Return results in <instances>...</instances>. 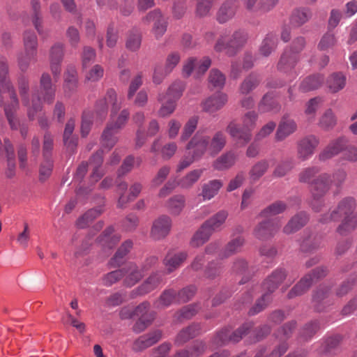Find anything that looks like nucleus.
Listing matches in <instances>:
<instances>
[{
	"label": "nucleus",
	"instance_id": "nucleus-1",
	"mask_svg": "<svg viewBox=\"0 0 357 357\" xmlns=\"http://www.w3.org/2000/svg\"><path fill=\"white\" fill-rule=\"evenodd\" d=\"M107 98L112 104L111 119L101 136L102 147L110 150L117 142L116 134L126 125L130 113L128 109H123L117 116L116 113L121 107V99H119L116 91L111 89L107 91Z\"/></svg>",
	"mask_w": 357,
	"mask_h": 357
},
{
	"label": "nucleus",
	"instance_id": "nucleus-2",
	"mask_svg": "<svg viewBox=\"0 0 357 357\" xmlns=\"http://www.w3.org/2000/svg\"><path fill=\"white\" fill-rule=\"evenodd\" d=\"M8 65L7 59L0 56V84L10 95L11 102L5 107V114L12 129H17L18 121L14 117V112L18 108L19 102L14 88L8 78Z\"/></svg>",
	"mask_w": 357,
	"mask_h": 357
},
{
	"label": "nucleus",
	"instance_id": "nucleus-3",
	"mask_svg": "<svg viewBox=\"0 0 357 357\" xmlns=\"http://www.w3.org/2000/svg\"><path fill=\"white\" fill-rule=\"evenodd\" d=\"M248 40V34L243 30L235 31L232 34L227 29L223 30L219 35L215 45L216 52L226 51L229 56L234 55L241 49Z\"/></svg>",
	"mask_w": 357,
	"mask_h": 357
},
{
	"label": "nucleus",
	"instance_id": "nucleus-4",
	"mask_svg": "<svg viewBox=\"0 0 357 357\" xmlns=\"http://www.w3.org/2000/svg\"><path fill=\"white\" fill-rule=\"evenodd\" d=\"M355 202L352 198H347L342 200L337 211H333L329 216L327 215L322 220L327 222L328 220H337V216H343V222L337 228V231L340 234H344L347 231L354 229L357 225V219L353 215V211L355 208Z\"/></svg>",
	"mask_w": 357,
	"mask_h": 357
},
{
	"label": "nucleus",
	"instance_id": "nucleus-5",
	"mask_svg": "<svg viewBox=\"0 0 357 357\" xmlns=\"http://www.w3.org/2000/svg\"><path fill=\"white\" fill-rule=\"evenodd\" d=\"M305 40L303 37L296 38L289 49H286L278 63V70L284 73L290 72L298 60V54L303 50Z\"/></svg>",
	"mask_w": 357,
	"mask_h": 357
},
{
	"label": "nucleus",
	"instance_id": "nucleus-6",
	"mask_svg": "<svg viewBox=\"0 0 357 357\" xmlns=\"http://www.w3.org/2000/svg\"><path fill=\"white\" fill-rule=\"evenodd\" d=\"M19 89L22 98V105L26 107L29 119H34L38 112L42 109V102L38 94L34 93L30 98L28 94L29 83L26 77L19 79Z\"/></svg>",
	"mask_w": 357,
	"mask_h": 357
},
{
	"label": "nucleus",
	"instance_id": "nucleus-7",
	"mask_svg": "<svg viewBox=\"0 0 357 357\" xmlns=\"http://www.w3.org/2000/svg\"><path fill=\"white\" fill-rule=\"evenodd\" d=\"M211 65V59L208 56L202 58L189 57L183 64L182 75L184 77H189L192 75L196 79L202 77Z\"/></svg>",
	"mask_w": 357,
	"mask_h": 357
},
{
	"label": "nucleus",
	"instance_id": "nucleus-8",
	"mask_svg": "<svg viewBox=\"0 0 357 357\" xmlns=\"http://www.w3.org/2000/svg\"><path fill=\"white\" fill-rule=\"evenodd\" d=\"M331 184V176L328 174H320L312 182L311 192L313 199L311 204L314 211L320 210L319 206L322 202L319 199L328 191Z\"/></svg>",
	"mask_w": 357,
	"mask_h": 357
},
{
	"label": "nucleus",
	"instance_id": "nucleus-9",
	"mask_svg": "<svg viewBox=\"0 0 357 357\" xmlns=\"http://www.w3.org/2000/svg\"><path fill=\"white\" fill-rule=\"evenodd\" d=\"M319 144V139L313 135H310L301 139L297 142V155L301 160L311 158L315 149Z\"/></svg>",
	"mask_w": 357,
	"mask_h": 357
},
{
	"label": "nucleus",
	"instance_id": "nucleus-10",
	"mask_svg": "<svg viewBox=\"0 0 357 357\" xmlns=\"http://www.w3.org/2000/svg\"><path fill=\"white\" fill-rule=\"evenodd\" d=\"M209 136L197 132L189 141L186 149L192 151L194 157L200 159L206 153L209 154Z\"/></svg>",
	"mask_w": 357,
	"mask_h": 357
},
{
	"label": "nucleus",
	"instance_id": "nucleus-11",
	"mask_svg": "<svg viewBox=\"0 0 357 357\" xmlns=\"http://www.w3.org/2000/svg\"><path fill=\"white\" fill-rule=\"evenodd\" d=\"M162 280V275L160 273H153L142 284L131 291V296L135 298L137 296H143L151 292L160 286Z\"/></svg>",
	"mask_w": 357,
	"mask_h": 357
},
{
	"label": "nucleus",
	"instance_id": "nucleus-12",
	"mask_svg": "<svg viewBox=\"0 0 357 357\" xmlns=\"http://www.w3.org/2000/svg\"><path fill=\"white\" fill-rule=\"evenodd\" d=\"M312 275L313 276L307 275L303 278L288 293V298H293L305 293L311 286L314 278H319L324 275V270H314Z\"/></svg>",
	"mask_w": 357,
	"mask_h": 357
},
{
	"label": "nucleus",
	"instance_id": "nucleus-13",
	"mask_svg": "<svg viewBox=\"0 0 357 357\" xmlns=\"http://www.w3.org/2000/svg\"><path fill=\"white\" fill-rule=\"evenodd\" d=\"M250 328V324H245L234 332L229 328L223 329L218 333L216 341L220 344H226L229 342H237L241 340Z\"/></svg>",
	"mask_w": 357,
	"mask_h": 357
},
{
	"label": "nucleus",
	"instance_id": "nucleus-14",
	"mask_svg": "<svg viewBox=\"0 0 357 357\" xmlns=\"http://www.w3.org/2000/svg\"><path fill=\"white\" fill-rule=\"evenodd\" d=\"M280 225L270 221L259 222L254 229L253 234L259 240L265 241L272 238L279 230Z\"/></svg>",
	"mask_w": 357,
	"mask_h": 357
},
{
	"label": "nucleus",
	"instance_id": "nucleus-15",
	"mask_svg": "<svg viewBox=\"0 0 357 357\" xmlns=\"http://www.w3.org/2000/svg\"><path fill=\"white\" fill-rule=\"evenodd\" d=\"M172 227L171 218L167 215H162L156 219L151 228V235L155 240H160L168 235Z\"/></svg>",
	"mask_w": 357,
	"mask_h": 357
},
{
	"label": "nucleus",
	"instance_id": "nucleus-16",
	"mask_svg": "<svg viewBox=\"0 0 357 357\" xmlns=\"http://www.w3.org/2000/svg\"><path fill=\"white\" fill-rule=\"evenodd\" d=\"M227 102V96L223 93H218L203 100L201 106L204 112L213 114L222 108Z\"/></svg>",
	"mask_w": 357,
	"mask_h": 357
},
{
	"label": "nucleus",
	"instance_id": "nucleus-17",
	"mask_svg": "<svg viewBox=\"0 0 357 357\" xmlns=\"http://www.w3.org/2000/svg\"><path fill=\"white\" fill-rule=\"evenodd\" d=\"M145 20L148 22L153 21L154 22L153 33L157 39L162 37L166 32L167 21L160 10H154L150 12L146 16Z\"/></svg>",
	"mask_w": 357,
	"mask_h": 357
},
{
	"label": "nucleus",
	"instance_id": "nucleus-18",
	"mask_svg": "<svg viewBox=\"0 0 357 357\" xmlns=\"http://www.w3.org/2000/svg\"><path fill=\"white\" fill-rule=\"evenodd\" d=\"M121 270H123V284L127 287H133L144 276V273L139 267L133 263L128 264Z\"/></svg>",
	"mask_w": 357,
	"mask_h": 357
},
{
	"label": "nucleus",
	"instance_id": "nucleus-19",
	"mask_svg": "<svg viewBox=\"0 0 357 357\" xmlns=\"http://www.w3.org/2000/svg\"><path fill=\"white\" fill-rule=\"evenodd\" d=\"M227 132L229 135L238 143H242L243 145L248 143L252 137V134L249 130H247L244 127H240L234 121L230 122L227 128Z\"/></svg>",
	"mask_w": 357,
	"mask_h": 357
},
{
	"label": "nucleus",
	"instance_id": "nucleus-20",
	"mask_svg": "<svg viewBox=\"0 0 357 357\" xmlns=\"http://www.w3.org/2000/svg\"><path fill=\"white\" fill-rule=\"evenodd\" d=\"M228 215L229 213L227 211L220 210L206 220L203 225L212 234L216 231H220L224 228V225Z\"/></svg>",
	"mask_w": 357,
	"mask_h": 357
},
{
	"label": "nucleus",
	"instance_id": "nucleus-21",
	"mask_svg": "<svg viewBox=\"0 0 357 357\" xmlns=\"http://www.w3.org/2000/svg\"><path fill=\"white\" fill-rule=\"evenodd\" d=\"M223 186V182L220 179H213L202 185V190L199 196L203 201H209L214 198Z\"/></svg>",
	"mask_w": 357,
	"mask_h": 357
},
{
	"label": "nucleus",
	"instance_id": "nucleus-22",
	"mask_svg": "<svg viewBox=\"0 0 357 357\" xmlns=\"http://www.w3.org/2000/svg\"><path fill=\"white\" fill-rule=\"evenodd\" d=\"M347 141L344 137L332 141L319 154L321 160H328L339 154L345 147Z\"/></svg>",
	"mask_w": 357,
	"mask_h": 357
},
{
	"label": "nucleus",
	"instance_id": "nucleus-23",
	"mask_svg": "<svg viewBox=\"0 0 357 357\" xmlns=\"http://www.w3.org/2000/svg\"><path fill=\"white\" fill-rule=\"evenodd\" d=\"M238 160V155L229 151L219 156L213 162V167L218 171H224L232 167Z\"/></svg>",
	"mask_w": 357,
	"mask_h": 357
},
{
	"label": "nucleus",
	"instance_id": "nucleus-24",
	"mask_svg": "<svg viewBox=\"0 0 357 357\" xmlns=\"http://www.w3.org/2000/svg\"><path fill=\"white\" fill-rule=\"evenodd\" d=\"M237 8L235 0H227L220 6L217 13V20L220 24H224L234 17Z\"/></svg>",
	"mask_w": 357,
	"mask_h": 357
},
{
	"label": "nucleus",
	"instance_id": "nucleus-25",
	"mask_svg": "<svg viewBox=\"0 0 357 357\" xmlns=\"http://www.w3.org/2000/svg\"><path fill=\"white\" fill-rule=\"evenodd\" d=\"M40 94L45 102L52 103L55 96V89L52 86V79L47 73H43L40 80Z\"/></svg>",
	"mask_w": 357,
	"mask_h": 357
},
{
	"label": "nucleus",
	"instance_id": "nucleus-26",
	"mask_svg": "<svg viewBox=\"0 0 357 357\" xmlns=\"http://www.w3.org/2000/svg\"><path fill=\"white\" fill-rule=\"evenodd\" d=\"M119 234L114 233L112 227L107 228L103 234L98 238V243L105 251L112 250L120 241Z\"/></svg>",
	"mask_w": 357,
	"mask_h": 357
},
{
	"label": "nucleus",
	"instance_id": "nucleus-27",
	"mask_svg": "<svg viewBox=\"0 0 357 357\" xmlns=\"http://www.w3.org/2000/svg\"><path fill=\"white\" fill-rule=\"evenodd\" d=\"M227 137L222 131H217L211 138L209 137V155L212 157L217 155L225 147Z\"/></svg>",
	"mask_w": 357,
	"mask_h": 357
},
{
	"label": "nucleus",
	"instance_id": "nucleus-28",
	"mask_svg": "<svg viewBox=\"0 0 357 357\" xmlns=\"http://www.w3.org/2000/svg\"><path fill=\"white\" fill-rule=\"evenodd\" d=\"M286 277V271L282 268H278L266 278L263 283V288L269 292H273Z\"/></svg>",
	"mask_w": 357,
	"mask_h": 357
},
{
	"label": "nucleus",
	"instance_id": "nucleus-29",
	"mask_svg": "<svg viewBox=\"0 0 357 357\" xmlns=\"http://www.w3.org/2000/svg\"><path fill=\"white\" fill-rule=\"evenodd\" d=\"M31 11V22L40 35L43 34V15L40 0L30 1Z\"/></svg>",
	"mask_w": 357,
	"mask_h": 357
},
{
	"label": "nucleus",
	"instance_id": "nucleus-30",
	"mask_svg": "<svg viewBox=\"0 0 357 357\" xmlns=\"http://www.w3.org/2000/svg\"><path fill=\"white\" fill-rule=\"evenodd\" d=\"M297 129L296 122L292 119H283L280 123L275 133V139L282 141Z\"/></svg>",
	"mask_w": 357,
	"mask_h": 357
},
{
	"label": "nucleus",
	"instance_id": "nucleus-31",
	"mask_svg": "<svg viewBox=\"0 0 357 357\" xmlns=\"http://www.w3.org/2000/svg\"><path fill=\"white\" fill-rule=\"evenodd\" d=\"M188 254L185 252L169 253L164 259V264L168 273L174 271L178 268L187 259Z\"/></svg>",
	"mask_w": 357,
	"mask_h": 357
},
{
	"label": "nucleus",
	"instance_id": "nucleus-32",
	"mask_svg": "<svg viewBox=\"0 0 357 357\" xmlns=\"http://www.w3.org/2000/svg\"><path fill=\"white\" fill-rule=\"evenodd\" d=\"M346 75L340 72L331 74L327 79V86L332 93H337L346 86Z\"/></svg>",
	"mask_w": 357,
	"mask_h": 357
},
{
	"label": "nucleus",
	"instance_id": "nucleus-33",
	"mask_svg": "<svg viewBox=\"0 0 357 357\" xmlns=\"http://www.w3.org/2000/svg\"><path fill=\"white\" fill-rule=\"evenodd\" d=\"M271 160H261L257 162L249 171V178L252 182L257 181L268 171Z\"/></svg>",
	"mask_w": 357,
	"mask_h": 357
},
{
	"label": "nucleus",
	"instance_id": "nucleus-34",
	"mask_svg": "<svg viewBox=\"0 0 357 357\" xmlns=\"http://www.w3.org/2000/svg\"><path fill=\"white\" fill-rule=\"evenodd\" d=\"M307 219L305 213H301L296 215L283 228L284 233L290 234L296 232L306 224Z\"/></svg>",
	"mask_w": 357,
	"mask_h": 357
},
{
	"label": "nucleus",
	"instance_id": "nucleus-35",
	"mask_svg": "<svg viewBox=\"0 0 357 357\" xmlns=\"http://www.w3.org/2000/svg\"><path fill=\"white\" fill-rule=\"evenodd\" d=\"M133 243L131 240L125 241L118 248L114 256L110 259L109 264L112 266H119L123 258L129 253L132 249Z\"/></svg>",
	"mask_w": 357,
	"mask_h": 357
},
{
	"label": "nucleus",
	"instance_id": "nucleus-36",
	"mask_svg": "<svg viewBox=\"0 0 357 357\" xmlns=\"http://www.w3.org/2000/svg\"><path fill=\"white\" fill-rule=\"evenodd\" d=\"M203 172L202 169L192 170L179 180L178 185L183 189H190L199 180Z\"/></svg>",
	"mask_w": 357,
	"mask_h": 357
},
{
	"label": "nucleus",
	"instance_id": "nucleus-37",
	"mask_svg": "<svg viewBox=\"0 0 357 357\" xmlns=\"http://www.w3.org/2000/svg\"><path fill=\"white\" fill-rule=\"evenodd\" d=\"M166 206L171 214L178 215L185 206V197L182 195H174L167 200Z\"/></svg>",
	"mask_w": 357,
	"mask_h": 357
},
{
	"label": "nucleus",
	"instance_id": "nucleus-38",
	"mask_svg": "<svg viewBox=\"0 0 357 357\" xmlns=\"http://www.w3.org/2000/svg\"><path fill=\"white\" fill-rule=\"evenodd\" d=\"M200 330V326L194 324L181 330L175 339V343L181 345L197 335Z\"/></svg>",
	"mask_w": 357,
	"mask_h": 357
},
{
	"label": "nucleus",
	"instance_id": "nucleus-39",
	"mask_svg": "<svg viewBox=\"0 0 357 357\" xmlns=\"http://www.w3.org/2000/svg\"><path fill=\"white\" fill-rule=\"evenodd\" d=\"M24 51L29 52L30 56L37 54L38 38L33 31H25L23 34Z\"/></svg>",
	"mask_w": 357,
	"mask_h": 357
},
{
	"label": "nucleus",
	"instance_id": "nucleus-40",
	"mask_svg": "<svg viewBox=\"0 0 357 357\" xmlns=\"http://www.w3.org/2000/svg\"><path fill=\"white\" fill-rule=\"evenodd\" d=\"M277 41L276 36L273 33L267 34L259 47V54L266 57L268 56L275 50Z\"/></svg>",
	"mask_w": 357,
	"mask_h": 357
},
{
	"label": "nucleus",
	"instance_id": "nucleus-41",
	"mask_svg": "<svg viewBox=\"0 0 357 357\" xmlns=\"http://www.w3.org/2000/svg\"><path fill=\"white\" fill-rule=\"evenodd\" d=\"M311 17L312 13L309 8H297L291 14V23L296 26H300L306 23Z\"/></svg>",
	"mask_w": 357,
	"mask_h": 357
},
{
	"label": "nucleus",
	"instance_id": "nucleus-42",
	"mask_svg": "<svg viewBox=\"0 0 357 357\" xmlns=\"http://www.w3.org/2000/svg\"><path fill=\"white\" fill-rule=\"evenodd\" d=\"M213 234L202 224L200 228L193 235L190 245L193 248H198L204 244Z\"/></svg>",
	"mask_w": 357,
	"mask_h": 357
},
{
	"label": "nucleus",
	"instance_id": "nucleus-43",
	"mask_svg": "<svg viewBox=\"0 0 357 357\" xmlns=\"http://www.w3.org/2000/svg\"><path fill=\"white\" fill-rule=\"evenodd\" d=\"M245 240L242 236H237L231 240L222 251V257H228L240 252L244 245Z\"/></svg>",
	"mask_w": 357,
	"mask_h": 357
},
{
	"label": "nucleus",
	"instance_id": "nucleus-44",
	"mask_svg": "<svg viewBox=\"0 0 357 357\" xmlns=\"http://www.w3.org/2000/svg\"><path fill=\"white\" fill-rule=\"evenodd\" d=\"M3 146L8 160V169L6 171V175L8 177L11 178L14 176L15 169L14 149L8 139L4 140Z\"/></svg>",
	"mask_w": 357,
	"mask_h": 357
},
{
	"label": "nucleus",
	"instance_id": "nucleus-45",
	"mask_svg": "<svg viewBox=\"0 0 357 357\" xmlns=\"http://www.w3.org/2000/svg\"><path fill=\"white\" fill-rule=\"evenodd\" d=\"M324 77L316 75L305 78L300 86V89L303 91H309L319 88L324 82Z\"/></svg>",
	"mask_w": 357,
	"mask_h": 357
},
{
	"label": "nucleus",
	"instance_id": "nucleus-46",
	"mask_svg": "<svg viewBox=\"0 0 357 357\" xmlns=\"http://www.w3.org/2000/svg\"><path fill=\"white\" fill-rule=\"evenodd\" d=\"M337 123V119L331 109H327L320 117L319 127L324 130L333 129Z\"/></svg>",
	"mask_w": 357,
	"mask_h": 357
},
{
	"label": "nucleus",
	"instance_id": "nucleus-47",
	"mask_svg": "<svg viewBox=\"0 0 357 357\" xmlns=\"http://www.w3.org/2000/svg\"><path fill=\"white\" fill-rule=\"evenodd\" d=\"M287 206L282 202H276L261 211L259 216L268 218L285 211Z\"/></svg>",
	"mask_w": 357,
	"mask_h": 357
},
{
	"label": "nucleus",
	"instance_id": "nucleus-48",
	"mask_svg": "<svg viewBox=\"0 0 357 357\" xmlns=\"http://www.w3.org/2000/svg\"><path fill=\"white\" fill-rule=\"evenodd\" d=\"M206 346L202 341H196L193 344L186 350L179 352L178 357H193L199 356L204 354Z\"/></svg>",
	"mask_w": 357,
	"mask_h": 357
},
{
	"label": "nucleus",
	"instance_id": "nucleus-49",
	"mask_svg": "<svg viewBox=\"0 0 357 357\" xmlns=\"http://www.w3.org/2000/svg\"><path fill=\"white\" fill-rule=\"evenodd\" d=\"M199 118L197 116L190 118L183 126L180 140L185 142L190 138L196 130L198 125Z\"/></svg>",
	"mask_w": 357,
	"mask_h": 357
},
{
	"label": "nucleus",
	"instance_id": "nucleus-50",
	"mask_svg": "<svg viewBox=\"0 0 357 357\" xmlns=\"http://www.w3.org/2000/svg\"><path fill=\"white\" fill-rule=\"evenodd\" d=\"M259 79L258 76L251 74L241 83L239 91L241 94H248L254 90L259 84Z\"/></svg>",
	"mask_w": 357,
	"mask_h": 357
},
{
	"label": "nucleus",
	"instance_id": "nucleus-51",
	"mask_svg": "<svg viewBox=\"0 0 357 357\" xmlns=\"http://www.w3.org/2000/svg\"><path fill=\"white\" fill-rule=\"evenodd\" d=\"M77 84V71L73 67L68 68L65 75V91H74Z\"/></svg>",
	"mask_w": 357,
	"mask_h": 357
},
{
	"label": "nucleus",
	"instance_id": "nucleus-52",
	"mask_svg": "<svg viewBox=\"0 0 357 357\" xmlns=\"http://www.w3.org/2000/svg\"><path fill=\"white\" fill-rule=\"evenodd\" d=\"M209 84L215 88H222L225 84V76L218 69L213 68L208 75Z\"/></svg>",
	"mask_w": 357,
	"mask_h": 357
},
{
	"label": "nucleus",
	"instance_id": "nucleus-53",
	"mask_svg": "<svg viewBox=\"0 0 357 357\" xmlns=\"http://www.w3.org/2000/svg\"><path fill=\"white\" fill-rule=\"evenodd\" d=\"M75 120L73 119H69L66 124L63 132V142L66 146L72 149L75 146V139L72 137L75 129Z\"/></svg>",
	"mask_w": 357,
	"mask_h": 357
},
{
	"label": "nucleus",
	"instance_id": "nucleus-54",
	"mask_svg": "<svg viewBox=\"0 0 357 357\" xmlns=\"http://www.w3.org/2000/svg\"><path fill=\"white\" fill-rule=\"evenodd\" d=\"M102 213L99 208H92L85 213L77 221V225L80 228H84L91 223L95 218L98 217Z\"/></svg>",
	"mask_w": 357,
	"mask_h": 357
},
{
	"label": "nucleus",
	"instance_id": "nucleus-55",
	"mask_svg": "<svg viewBox=\"0 0 357 357\" xmlns=\"http://www.w3.org/2000/svg\"><path fill=\"white\" fill-rule=\"evenodd\" d=\"M185 84L181 80H176L169 87L167 95L169 98L177 100L183 94Z\"/></svg>",
	"mask_w": 357,
	"mask_h": 357
},
{
	"label": "nucleus",
	"instance_id": "nucleus-56",
	"mask_svg": "<svg viewBox=\"0 0 357 357\" xmlns=\"http://www.w3.org/2000/svg\"><path fill=\"white\" fill-rule=\"evenodd\" d=\"M337 43V38L333 33L327 32L320 39L318 43V49L325 51L334 47Z\"/></svg>",
	"mask_w": 357,
	"mask_h": 357
},
{
	"label": "nucleus",
	"instance_id": "nucleus-57",
	"mask_svg": "<svg viewBox=\"0 0 357 357\" xmlns=\"http://www.w3.org/2000/svg\"><path fill=\"white\" fill-rule=\"evenodd\" d=\"M181 60V54L178 52H172L166 57L164 70L171 73Z\"/></svg>",
	"mask_w": 357,
	"mask_h": 357
},
{
	"label": "nucleus",
	"instance_id": "nucleus-58",
	"mask_svg": "<svg viewBox=\"0 0 357 357\" xmlns=\"http://www.w3.org/2000/svg\"><path fill=\"white\" fill-rule=\"evenodd\" d=\"M170 172V167L165 165L159 169L151 182V188L160 186L166 180Z\"/></svg>",
	"mask_w": 357,
	"mask_h": 357
},
{
	"label": "nucleus",
	"instance_id": "nucleus-59",
	"mask_svg": "<svg viewBox=\"0 0 357 357\" xmlns=\"http://www.w3.org/2000/svg\"><path fill=\"white\" fill-rule=\"evenodd\" d=\"M141 43V35L137 32H131L126 40V47L128 50L135 52L139 49Z\"/></svg>",
	"mask_w": 357,
	"mask_h": 357
},
{
	"label": "nucleus",
	"instance_id": "nucleus-60",
	"mask_svg": "<svg viewBox=\"0 0 357 357\" xmlns=\"http://www.w3.org/2000/svg\"><path fill=\"white\" fill-rule=\"evenodd\" d=\"M142 189V185L140 183H135L130 188V193L128 199H126L124 195H121L119 199V205L120 206H123L124 204H126L128 201L133 200L136 198L139 193L141 192Z\"/></svg>",
	"mask_w": 357,
	"mask_h": 357
},
{
	"label": "nucleus",
	"instance_id": "nucleus-61",
	"mask_svg": "<svg viewBox=\"0 0 357 357\" xmlns=\"http://www.w3.org/2000/svg\"><path fill=\"white\" fill-rule=\"evenodd\" d=\"M123 270H121V268L111 271L104 275L102 278V283L105 286L109 287L123 278Z\"/></svg>",
	"mask_w": 357,
	"mask_h": 357
},
{
	"label": "nucleus",
	"instance_id": "nucleus-62",
	"mask_svg": "<svg viewBox=\"0 0 357 357\" xmlns=\"http://www.w3.org/2000/svg\"><path fill=\"white\" fill-rule=\"evenodd\" d=\"M176 293L174 290L168 289L165 290L160 296L158 301L156 302V305L158 307H167L172 304L174 301L176 299L175 298Z\"/></svg>",
	"mask_w": 357,
	"mask_h": 357
},
{
	"label": "nucleus",
	"instance_id": "nucleus-63",
	"mask_svg": "<svg viewBox=\"0 0 357 357\" xmlns=\"http://www.w3.org/2000/svg\"><path fill=\"white\" fill-rule=\"evenodd\" d=\"M321 241L315 236H310L304 239L301 243V249L304 252L312 251L319 247Z\"/></svg>",
	"mask_w": 357,
	"mask_h": 357
},
{
	"label": "nucleus",
	"instance_id": "nucleus-64",
	"mask_svg": "<svg viewBox=\"0 0 357 357\" xmlns=\"http://www.w3.org/2000/svg\"><path fill=\"white\" fill-rule=\"evenodd\" d=\"M104 74V69L100 65L93 66L86 75V79L89 82H98Z\"/></svg>",
	"mask_w": 357,
	"mask_h": 357
}]
</instances>
